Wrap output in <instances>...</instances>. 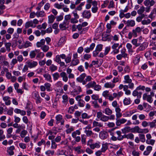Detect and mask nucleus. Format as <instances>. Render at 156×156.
I'll use <instances>...</instances> for the list:
<instances>
[{
  "mask_svg": "<svg viewBox=\"0 0 156 156\" xmlns=\"http://www.w3.org/2000/svg\"><path fill=\"white\" fill-rule=\"evenodd\" d=\"M26 63L28 65V66L30 68H32L36 67L37 65V62L36 61L32 62L27 61Z\"/></svg>",
  "mask_w": 156,
  "mask_h": 156,
  "instance_id": "1",
  "label": "nucleus"
},
{
  "mask_svg": "<svg viewBox=\"0 0 156 156\" xmlns=\"http://www.w3.org/2000/svg\"><path fill=\"white\" fill-rule=\"evenodd\" d=\"M10 98L8 96L3 97V100L5 102V105H9L11 104Z\"/></svg>",
  "mask_w": 156,
  "mask_h": 156,
  "instance_id": "2",
  "label": "nucleus"
},
{
  "mask_svg": "<svg viewBox=\"0 0 156 156\" xmlns=\"http://www.w3.org/2000/svg\"><path fill=\"white\" fill-rule=\"evenodd\" d=\"M60 76L62 78V80L65 82H66L68 80V77L66 73L65 72H62L60 73Z\"/></svg>",
  "mask_w": 156,
  "mask_h": 156,
  "instance_id": "3",
  "label": "nucleus"
},
{
  "mask_svg": "<svg viewBox=\"0 0 156 156\" xmlns=\"http://www.w3.org/2000/svg\"><path fill=\"white\" fill-rule=\"evenodd\" d=\"M86 76V75L84 73L81 74L80 77H79V82H82L83 84H85L86 83L85 81H83V80Z\"/></svg>",
  "mask_w": 156,
  "mask_h": 156,
  "instance_id": "4",
  "label": "nucleus"
},
{
  "mask_svg": "<svg viewBox=\"0 0 156 156\" xmlns=\"http://www.w3.org/2000/svg\"><path fill=\"white\" fill-rule=\"evenodd\" d=\"M82 15L84 18L89 19L91 16V13L89 11H85L83 13Z\"/></svg>",
  "mask_w": 156,
  "mask_h": 156,
  "instance_id": "5",
  "label": "nucleus"
},
{
  "mask_svg": "<svg viewBox=\"0 0 156 156\" xmlns=\"http://www.w3.org/2000/svg\"><path fill=\"white\" fill-rule=\"evenodd\" d=\"M45 43V40L44 39H41L40 41L37 42L36 44L37 47L38 48H41Z\"/></svg>",
  "mask_w": 156,
  "mask_h": 156,
  "instance_id": "6",
  "label": "nucleus"
},
{
  "mask_svg": "<svg viewBox=\"0 0 156 156\" xmlns=\"http://www.w3.org/2000/svg\"><path fill=\"white\" fill-rule=\"evenodd\" d=\"M102 39L103 41H109L110 40L112 37L109 34H103L102 35Z\"/></svg>",
  "mask_w": 156,
  "mask_h": 156,
  "instance_id": "7",
  "label": "nucleus"
},
{
  "mask_svg": "<svg viewBox=\"0 0 156 156\" xmlns=\"http://www.w3.org/2000/svg\"><path fill=\"white\" fill-rule=\"evenodd\" d=\"M15 149L13 146H12L7 148V152L10 155H12L14 154L13 150Z\"/></svg>",
  "mask_w": 156,
  "mask_h": 156,
  "instance_id": "8",
  "label": "nucleus"
},
{
  "mask_svg": "<svg viewBox=\"0 0 156 156\" xmlns=\"http://www.w3.org/2000/svg\"><path fill=\"white\" fill-rule=\"evenodd\" d=\"M132 128H131L129 126H127L122 129V133L124 134H126L130 132H132Z\"/></svg>",
  "mask_w": 156,
  "mask_h": 156,
  "instance_id": "9",
  "label": "nucleus"
},
{
  "mask_svg": "<svg viewBox=\"0 0 156 156\" xmlns=\"http://www.w3.org/2000/svg\"><path fill=\"white\" fill-rule=\"evenodd\" d=\"M127 121V120L125 119H122L117 120L116 124L117 126H119L121 124H124Z\"/></svg>",
  "mask_w": 156,
  "mask_h": 156,
  "instance_id": "10",
  "label": "nucleus"
},
{
  "mask_svg": "<svg viewBox=\"0 0 156 156\" xmlns=\"http://www.w3.org/2000/svg\"><path fill=\"white\" fill-rule=\"evenodd\" d=\"M115 111L116 112V117L117 118H120L122 116V114L120 112L121 110L120 108H115Z\"/></svg>",
  "mask_w": 156,
  "mask_h": 156,
  "instance_id": "11",
  "label": "nucleus"
},
{
  "mask_svg": "<svg viewBox=\"0 0 156 156\" xmlns=\"http://www.w3.org/2000/svg\"><path fill=\"white\" fill-rule=\"evenodd\" d=\"M137 90V89L134 90L133 92V95L134 96H137V97L139 98H140L141 97V95L142 94V93L141 92H138L137 90Z\"/></svg>",
  "mask_w": 156,
  "mask_h": 156,
  "instance_id": "12",
  "label": "nucleus"
},
{
  "mask_svg": "<svg viewBox=\"0 0 156 156\" xmlns=\"http://www.w3.org/2000/svg\"><path fill=\"white\" fill-rule=\"evenodd\" d=\"M132 132H137L138 133H141L142 129L140 128L138 126H135L133 128H132Z\"/></svg>",
  "mask_w": 156,
  "mask_h": 156,
  "instance_id": "13",
  "label": "nucleus"
},
{
  "mask_svg": "<svg viewBox=\"0 0 156 156\" xmlns=\"http://www.w3.org/2000/svg\"><path fill=\"white\" fill-rule=\"evenodd\" d=\"M14 112L16 113L20 114L22 115H26V112L23 110H21L16 108L14 110Z\"/></svg>",
  "mask_w": 156,
  "mask_h": 156,
  "instance_id": "14",
  "label": "nucleus"
},
{
  "mask_svg": "<svg viewBox=\"0 0 156 156\" xmlns=\"http://www.w3.org/2000/svg\"><path fill=\"white\" fill-rule=\"evenodd\" d=\"M115 86V84L112 83L111 82H108L105 84L104 87L107 88H112L114 87Z\"/></svg>",
  "mask_w": 156,
  "mask_h": 156,
  "instance_id": "15",
  "label": "nucleus"
},
{
  "mask_svg": "<svg viewBox=\"0 0 156 156\" xmlns=\"http://www.w3.org/2000/svg\"><path fill=\"white\" fill-rule=\"evenodd\" d=\"M30 27H35V25H33V23L32 21L27 22L25 24L26 28H27Z\"/></svg>",
  "mask_w": 156,
  "mask_h": 156,
  "instance_id": "16",
  "label": "nucleus"
},
{
  "mask_svg": "<svg viewBox=\"0 0 156 156\" xmlns=\"http://www.w3.org/2000/svg\"><path fill=\"white\" fill-rule=\"evenodd\" d=\"M43 76L47 81L50 82H52L51 76L48 73L44 74L43 75Z\"/></svg>",
  "mask_w": 156,
  "mask_h": 156,
  "instance_id": "17",
  "label": "nucleus"
},
{
  "mask_svg": "<svg viewBox=\"0 0 156 156\" xmlns=\"http://www.w3.org/2000/svg\"><path fill=\"white\" fill-rule=\"evenodd\" d=\"M5 45L6 50L9 52H10L11 51V43L10 42L5 43Z\"/></svg>",
  "mask_w": 156,
  "mask_h": 156,
  "instance_id": "18",
  "label": "nucleus"
},
{
  "mask_svg": "<svg viewBox=\"0 0 156 156\" xmlns=\"http://www.w3.org/2000/svg\"><path fill=\"white\" fill-rule=\"evenodd\" d=\"M100 144L99 142L96 143L95 144L93 143L90 147L92 149H94L95 148H98L100 147Z\"/></svg>",
  "mask_w": 156,
  "mask_h": 156,
  "instance_id": "19",
  "label": "nucleus"
},
{
  "mask_svg": "<svg viewBox=\"0 0 156 156\" xmlns=\"http://www.w3.org/2000/svg\"><path fill=\"white\" fill-rule=\"evenodd\" d=\"M45 89L48 91H50L52 90L51 88V84L48 83H46L44 84Z\"/></svg>",
  "mask_w": 156,
  "mask_h": 156,
  "instance_id": "20",
  "label": "nucleus"
},
{
  "mask_svg": "<svg viewBox=\"0 0 156 156\" xmlns=\"http://www.w3.org/2000/svg\"><path fill=\"white\" fill-rule=\"evenodd\" d=\"M55 152L54 151L48 150L45 152V154L48 156L50 155L53 156Z\"/></svg>",
  "mask_w": 156,
  "mask_h": 156,
  "instance_id": "21",
  "label": "nucleus"
},
{
  "mask_svg": "<svg viewBox=\"0 0 156 156\" xmlns=\"http://www.w3.org/2000/svg\"><path fill=\"white\" fill-rule=\"evenodd\" d=\"M93 125L94 127L98 126L99 127H101L103 126V125L101 123L95 121H94L93 122Z\"/></svg>",
  "mask_w": 156,
  "mask_h": 156,
  "instance_id": "22",
  "label": "nucleus"
},
{
  "mask_svg": "<svg viewBox=\"0 0 156 156\" xmlns=\"http://www.w3.org/2000/svg\"><path fill=\"white\" fill-rule=\"evenodd\" d=\"M37 50H35L34 51H31L30 53V56L31 58H35L36 55V52H37Z\"/></svg>",
  "mask_w": 156,
  "mask_h": 156,
  "instance_id": "23",
  "label": "nucleus"
},
{
  "mask_svg": "<svg viewBox=\"0 0 156 156\" xmlns=\"http://www.w3.org/2000/svg\"><path fill=\"white\" fill-rule=\"evenodd\" d=\"M95 82L93 81L92 82L89 83L87 84L86 85V87L87 88H90L91 87H93L95 84Z\"/></svg>",
  "mask_w": 156,
  "mask_h": 156,
  "instance_id": "24",
  "label": "nucleus"
},
{
  "mask_svg": "<svg viewBox=\"0 0 156 156\" xmlns=\"http://www.w3.org/2000/svg\"><path fill=\"white\" fill-rule=\"evenodd\" d=\"M49 49V47L48 45L44 44L41 48V49L45 52H47Z\"/></svg>",
  "mask_w": 156,
  "mask_h": 156,
  "instance_id": "25",
  "label": "nucleus"
},
{
  "mask_svg": "<svg viewBox=\"0 0 156 156\" xmlns=\"http://www.w3.org/2000/svg\"><path fill=\"white\" fill-rule=\"evenodd\" d=\"M126 23L128 26L133 27L135 25V23L133 20H128Z\"/></svg>",
  "mask_w": 156,
  "mask_h": 156,
  "instance_id": "26",
  "label": "nucleus"
},
{
  "mask_svg": "<svg viewBox=\"0 0 156 156\" xmlns=\"http://www.w3.org/2000/svg\"><path fill=\"white\" fill-rule=\"evenodd\" d=\"M139 47L137 49V51H143L145 49V46L144 44H140Z\"/></svg>",
  "mask_w": 156,
  "mask_h": 156,
  "instance_id": "27",
  "label": "nucleus"
},
{
  "mask_svg": "<svg viewBox=\"0 0 156 156\" xmlns=\"http://www.w3.org/2000/svg\"><path fill=\"white\" fill-rule=\"evenodd\" d=\"M56 120L57 121L56 123L58 124L62 119V116L60 115H57L55 117Z\"/></svg>",
  "mask_w": 156,
  "mask_h": 156,
  "instance_id": "28",
  "label": "nucleus"
},
{
  "mask_svg": "<svg viewBox=\"0 0 156 156\" xmlns=\"http://www.w3.org/2000/svg\"><path fill=\"white\" fill-rule=\"evenodd\" d=\"M140 141L142 142H144L145 141V135L144 134H139Z\"/></svg>",
  "mask_w": 156,
  "mask_h": 156,
  "instance_id": "29",
  "label": "nucleus"
},
{
  "mask_svg": "<svg viewBox=\"0 0 156 156\" xmlns=\"http://www.w3.org/2000/svg\"><path fill=\"white\" fill-rule=\"evenodd\" d=\"M32 44L31 43L28 41H27L24 43V44L23 45V47L25 48H27L29 47H31L32 46Z\"/></svg>",
  "mask_w": 156,
  "mask_h": 156,
  "instance_id": "30",
  "label": "nucleus"
},
{
  "mask_svg": "<svg viewBox=\"0 0 156 156\" xmlns=\"http://www.w3.org/2000/svg\"><path fill=\"white\" fill-rule=\"evenodd\" d=\"M36 15L38 17H43L45 15V13L44 11H42L36 13Z\"/></svg>",
  "mask_w": 156,
  "mask_h": 156,
  "instance_id": "31",
  "label": "nucleus"
},
{
  "mask_svg": "<svg viewBox=\"0 0 156 156\" xmlns=\"http://www.w3.org/2000/svg\"><path fill=\"white\" fill-rule=\"evenodd\" d=\"M54 6L56 8L60 9L63 7L64 6V4H59L58 3H55L54 4Z\"/></svg>",
  "mask_w": 156,
  "mask_h": 156,
  "instance_id": "32",
  "label": "nucleus"
},
{
  "mask_svg": "<svg viewBox=\"0 0 156 156\" xmlns=\"http://www.w3.org/2000/svg\"><path fill=\"white\" fill-rule=\"evenodd\" d=\"M99 135L101 138L102 139L105 138L107 136L106 133L105 132H101L100 133Z\"/></svg>",
  "mask_w": 156,
  "mask_h": 156,
  "instance_id": "33",
  "label": "nucleus"
},
{
  "mask_svg": "<svg viewBox=\"0 0 156 156\" xmlns=\"http://www.w3.org/2000/svg\"><path fill=\"white\" fill-rule=\"evenodd\" d=\"M145 8L144 6H141L137 11V13L138 14H142L145 11Z\"/></svg>",
  "mask_w": 156,
  "mask_h": 156,
  "instance_id": "34",
  "label": "nucleus"
},
{
  "mask_svg": "<svg viewBox=\"0 0 156 156\" xmlns=\"http://www.w3.org/2000/svg\"><path fill=\"white\" fill-rule=\"evenodd\" d=\"M123 102L125 105H127L130 103V99L129 98H125Z\"/></svg>",
  "mask_w": 156,
  "mask_h": 156,
  "instance_id": "35",
  "label": "nucleus"
},
{
  "mask_svg": "<svg viewBox=\"0 0 156 156\" xmlns=\"http://www.w3.org/2000/svg\"><path fill=\"white\" fill-rule=\"evenodd\" d=\"M105 113L108 115H110L112 113V110L109 108H106L105 110Z\"/></svg>",
  "mask_w": 156,
  "mask_h": 156,
  "instance_id": "36",
  "label": "nucleus"
},
{
  "mask_svg": "<svg viewBox=\"0 0 156 156\" xmlns=\"http://www.w3.org/2000/svg\"><path fill=\"white\" fill-rule=\"evenodd\" d=\"M132 43L136 47H138L140 45V43H137V40L136 39H133L132 40Z\"/></svg>",
  "mask_w": 156,
  "mask_h": 156,
  "instance_id": "37",
  "label": "nucleus"
},
{
  "mask_svg": "<svg viewBox=\"0 0 156 156\" xmlns=\"http://www.w3.org/2000/svg\"><path fill=\"white\" fill-rule=\"evenodd\" d=\"M52 76L54 80H57L60 77L59 73L57 72L53 74Z\"/></svg>",
  "mask_w": 156,
  "mask_h": 156,
  "instance_id": "38",
  "label": "nucleus"
},
{
  "mask_svg": "<svg viewBox=\"0 0 156 156\" xmlns=\"http://www.w3.org/2000/svg\"><path fill=\"white\" fill-rule=\"evenodd\" d=\"M155 140L152 139H150L148 140H146V143L148 144H151L152 145H153L155 142Z\"/></svg>",
  "mask_w": 156,
  "mask_h": 156,
  "instance_id": "39",
  "label": "nucleus"
},
{
  "mask_svg": "<svg viewBox=\"0 0 156 156\" xmlns=\"http://www.w3.org/2000/svg\"><path fill=\"white\" fill-rule=\"evenodd\" d=\"M4 131L2 129H0V140H4L5 138V135L3 134Z\"/></svg>",
  "mask_w": 156,
  "mask_h": 156,
  "instance_id": "40",
  "label": "nucleus"
},
{
  "mask_svg": "<svg viewBox=\"0 0 156 156\" xmlns=\"http://www.w3.org/2000/svg\"><path fill=\"white\" fill-rule=\"evenodd\" d=\"M124 78L125 80V82L128 83H130L131 82L132 80L131 79L129 78V76L127 75L125 76Z\"/></svg>",
  "mask_w": 156,
  "mask_h": 156,
  "instance_id": "41",
  "label": "nucleus"
},
{
  "mask_svg": "<svg viewBox=\"0 0 156 156\" xmlns=\"http://www.w3.org/2000/svg\"><path fill=\"white\" fill-rule=\"evenodd\" d=\"M27 133V130H22L20 133V136L22 138H23L25 136H26Z\"/></svg>",
  "mask_w": 156,
  "mask_h": 156,
  "instance_id": "42",
  "label": "nucleus"
},
{
  "mask_svg": "<svg viewBox=\"0 0 156 156\" xmlns=\"http://www.w3.org/2000/svg\"><path fill=\"white\" fill-rule=\"evenodd\" d=\"M78 134V130H77L76 131L73 132L72 133V136L76 138V142H78V139L77 137H76V136L77 134Z\"/></svg>",
  "mask_w": 156,
  "mask_h": 156,
  "instance_id": "43",
  "label": "nucleus"
},
{
  "mask_svg": "<svg viewBox=\"0 0 156 156\" xmlns=\"http://www.w3.org/2000/svg\"><path fill=\"white\" fill-rule=\"evenodd\" d=\"M63 99L62 102L63 103L67 102L68 101V97L66 94L62 96Z\"/></svg>",
  "mask_w": 156,
  "mask_h": 156,
  "instance_id": "44",
  "label": "nucleus"
},
{
  "mask_svg": "<svg viewBox=\"0 0 156 156\" xmlns=\"http://www.w3.org/2000/svg\"><path fill=\"white\" fill-rule=\"evenodd\" d=\"M57 147V145L54 140L51 141V148L52 149H55Z\"/></svg>",
  "mask_w": 156,
  "mask_h": 156,
  "instance_id": "45",
  "label": "nucleus"
},
{
  "mask_svg": "<svg viewBox=\"0 0 156 156\" xmlns=\"http://www.w3.org/2000/svg\"><path fill=\"white\" fill-rule=\"evenodd\" d=\"M102 45L101 44H98L95 50L97 51L100 52L102 50Z\"/></svg>",
  "mask_w": 156,
  "mask_h": 156,
  "instance_id": "46",
  "label": "nucleus"
},
{
  "mask_svg": "<svg viewBox=\"0 0 156 156\" xmlns=\"http://www.w3.org/2000/svg\"><path fill=\"white\" fill-rule=\"evenodd\" d=\"M49 69L51 72H53L57 69V67L56 66H55L53 64H52L50 66Z\"/></svg>",
  "mask_w": 156,
  "mask_h": 156,
  "instance_id": "47",
  "label": "nucleus"
},
{
  "mask_svg": "<svg viewBox=\"0 0 156 156\" xmlns=\"http://www.w3.org/2000/svg\"><path fill=\"white\" fill-rule=\"evenodd\" d=\"M17 60L18 62L20 63L22 62L23 60V58L22 55H18L17 58Z\"/></svg>",
  "mask_w": 156,
  "mask_h": 156,
  "instance_id": "48",
  "label": "nucleus"
},
{
  "mask_svg": "<svg viewBox=\"0 0 156 156\" xmlns=\"http://www.w3.org/2000/svg\"><path fill=\"white\" fill-rule=\"evenodd\" d=\"M109 117L105 115H103L100 118V120L104 122H106L108 120Z\"/></svg>",
  "mask_w": 156,
  "mask_h": 156,
  "instance_id": "49",
  "label": "nucleus"
},
{
  "mask_svg": "<svg viewBox=\"0 0 156 156\" xmlns=\"http://www.w3.org/2000/svg\"><path fill=\"white\" fill-rule=\"evenodd\" d=\"M87 25V23L86 22H84L82 23V25H79V30H82V27H84L86 26Z\"/></svg>",
  "mask_w": 156,
  "mask_h": 156,
  "instance_id": "50",
  "label": "nucleus"
},
{
  "mask_svg": "<svg viewBox=\"0 0 156 156\" xmlns=\"http://www.w3.org/2000/svg\"><path fill=\"white\" fill-rule=\"evenodd\" d=\"M112 106L115 108H119V105L116 101H114L112 103Z\"/></svg>",
  "mask_w": 156,
  "mask_h": 156,
  "instance_id": "51",
  "label": "nucleus"
},
{
  "mask_svg": "<svg viewBox=\"0 0 156 156\" xmlns=\"http://www.w3.org/2000/svg\"><path fill=\"white\" fill-rule=\"evenodd\" d=\"M94 89L95 90L97 91L100 90L101 89V87L100 85H97L95 83V84L94 87Z\"/></svg>",
  "mask_w": 156,
  "mask_h": 156,
  "instance_id": "52",
  "label": "nucleus"
},
{
  "mask_svg": "<svg viewBox=\"0 0 156 156\" xmlns=\"http://www.w3.org/2000/svg\"><path fill=\"white\" fill-rule=\"evenodd\" d=\"M134 135L131 133H130L127 134V139L133 140L134 139Z\"/></svg>",
  "mask_w": 156,
  "mask_h": 156,
  "instance_id": "53",
  "label": "nucleus"
},
{
  "mask_svg": "<svg viewBox=\"0 0 156 156\" xmlns=\"http://www.w3.org/2000/svg\"><path fill=\"white\" fill-rule=\"evenodd\" d=\"M109 94V91L108 90L104 91L102 93L103 96L106 98H108V97Z\"/></svg>",
  "mask_w": 156,
  "mask_h": 156,
  "instance_id": "54",
  "label": "nucleus"
},
{
  "mask_svg": "<svg viewBox=\"0 0 156 156\" xmlns=\"http://www.w3.org/2000/svg\"><path fill=\"white\" fill-rule=\"evenodd\" d=\"M44 56V54L43 52H40L37 54V58H42Z\"/></svg>",
  "mask_w": 156,
  "mask_h": 156,
  "instance_id": "55",
  "label": "nucleus"
},
{
  "mask_svg": "<svg viewBox=\"0 0 156 156\" xmlns=\"http://www.w3.org/2000/svg\"><path fill=\"white\" fill-rule=\"evenodd\" d=\"M108 148V147L106 144H104L102 145L101 151L103 152H105Z\"/></svg>",
  "mask_w": 156,
  "mask_h": 156,
  "instance_id": "56",
  "label": "nucleus"
},
{
  "mask_svg": "<svg viewBox=\"0 0 156 156\" xmlns=\"http://www.w3.org/2000/svg\"><path fill=\"white\" fill-rule=\"evenodd\" d=\"M140 60V57H136L135 58L134 61L133 63L134 64H137L139 62Z\"/></svg>",
  "mask_w": 156,
  "mask_h": 156,
  "instance_id": "57",
  "label": "nucleus"
},
{
  "mask_svg": "<svg viewBox=\"0 0 156 156\" xmlns=\"http://www.w3.org/2000/svg\"><path fill=\"white\" fill-rule=\"evenodd\" d=\"M13 108H10L7 111V114L10 115H12L13 113Z\"/></svg>",
  "mask_w": 156,
  "mask_h": 156,
  "instance_id": "58",
  "label": "nucleus"
},
{
  "mask_svg": "<svg viewBox=\"0 0 156 156\" xmlns=\"http://www.w3.org/2000/svg\"><path fill=\"white\" fill-rule=\"evenodd\" d=\"M25 77L24 76H20L18 77V81L20 83H21L23 80H25Z\"/></svg>",
  "mask_w": 156,
  "mask_h": 156,
  "instance_id": "59",
  "label": "nucleus"
},
{
  "mask_svg": "<svg viewBox=\"0 0 156 156\" xmlns=\"http://www.w3.org/2000/svg\"><path fill=\"white\" fill-rule=\"evenodd\" d=\"M14 29L13 28H9L7 30V32L8 34H12L13 33Z\"/></svg>",
  "mask_w": 156,
  "mask_h": 156,
  "instance_id": "60",
  "label": "nucleus"
},
{
  "mask_svg": "<svg viewBox=\"0 0 156 156\" xmlns=\"http://www.w3.org/2000/svg\"><path fill=\"white\" fill-rule=\"evenodd\" d=\"M60 57L59 56V55H57L56 56L55 61L58 63H59V62H61V59Z\"/></svg>",
  "mask_w": 156,
  "mask_h": 156,
  "instance_id": "61",
  "label": "nucleus"
},
{
  "mask_svg": "<svg viewBox=\"0 0 156 156\" xmlns=\"http://www.w3.org/2000/svg\"><path fill=\"white\" fill-rule=\"evenodd\" d=\"M134 74L135 76L139 77H142L143 76L142 74L139 72H135L134 73Z\"/></svg>",
  "mask_w": 156,
  "mask_h": 156,
  "instance_id": "62",
  "label": "nucleus"
},
{
  "mask_svg": "<svg viewBox=\"0 0 156 156\" xmlns=\"http://www.w3.org/2000/svg\"><path fill=\"white\" fill-rule=\"evenodd\" d=\"M150 20H142V23L143 25H147L151 23Z\"/></svg>",
  "mask_w": 156,
  "mask_h": 156,
  "instance_id": "63",
  "label": "nucleus"
},
{
  "mask_svg": "<svg viewBox=\"0 0 156 156\" xmlns=\"http://www.w3.org/2000/svg\"><path fill=\"white\" fill-rule=\"evenodd\" d=\"M74 130V129L72 127H70L69 129L66 130V132L67 134L70 133Z\"/></svg>",
  "mask_w": 156,
  "mask_h": 156,
  "instance_id": "64",
  "label": "nucleus"
}]
</instances>
